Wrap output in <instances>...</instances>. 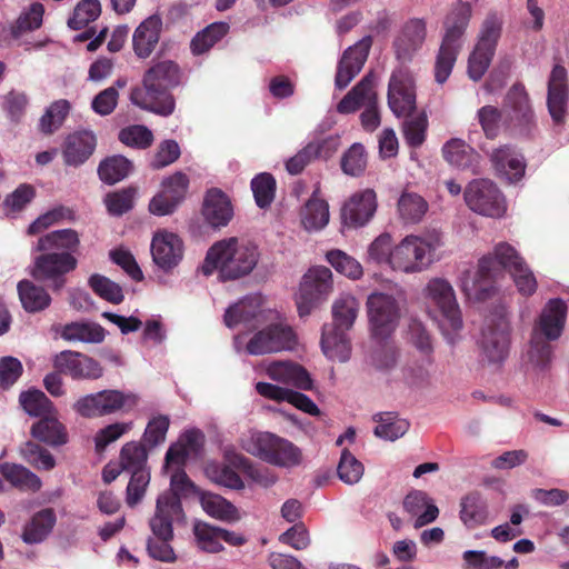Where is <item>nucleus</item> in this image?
Masks as SVG:
<instances>
[{
  "label": "nucleus",
  "instance_id": "obj_1",
  "mask_svg": "<svg viewBox=\"0 0 569 569\" xmlns=\"http://www.w3.org/2000/svg\"><path fill=\"white\" fill-rule=\"evenodd\" d=\"M180 83V70L171 60L159 61L143 74L142 87H133L130 101L140 109L168 117L173 113L176 100L171 89Z\"/></svg>",
  "mask_w": 569,
  "mask_h": 569
},
{
  "label": "nucleus",
  "instance_id": "obj_2",
  "mask_svg": "<svg viewBox=\"0 0 569 569\" xmlns=\"http://www.w3.org/2000/svg\"><path fill=\"white\" fill-rule=\"evenodd\" d=\"M259 259L260 250L254 242L231 237L217 241L209 248L201 270L206 276L218 270L222 280H237L250 274Z\"/></svg>",
  "mask_w": 569,
  "mask_h": 569
},
{
  "label": "nucleus",
  "instance_id": "obj_3",
  "mask_svg": "<svg viewBox=\"0 0 569 569\" xmlns=\"http://www.w3.org/2000/svg\"><path fill=\"white\" fill-rule=\"evenodd\" d=\"M471 17L472 6L458 1L443 20V34L433 64V77L438 84H443L452 73Z\"/></svg>",
  "mask_w": 569,
  "mask_h": 569
},
{
  "label": "nucleus",
  "instance_id": "obj_4",
  "mask_svg": "<svg viewBox=\"0 0 569 569\" xmlns=\"http://www.w3.org/2000/svg\"><path fill=\"white\" fill-rule=\"evenodd\" d=\"M183 516L180 498L174 493H162L158 497L156 512L149 520L151 536L147 540V551L156 560L173 562L176 553L171 547L173 539L172 522Z\"/></svg>",
  "mask_w": 569,
  "mask_h": 569
},
{
  "label": "nucleus",
  "instance_id": "obj_5",
  "mask_svg": "<svg viewBox=\"0 0 569 569\" xmlns=\"http://www.w3.org/2000/svg\"><path fill=\"white\" fill-rule=\"evenodd\" d=\"M359 301L350 296L337 299L332 306V323H326L321 332V348L323 353L333 360L345 362L350 358V340L347 331L350 330L358 317Z\"/></svg>",
  "mask_w": 569,
  "mask_h": 569
},
{
  "label": "nucleus",
  "instance_id": "obj_6",
  "mask_svg": "<svg viewBox=\"0 0 569 569\" xmlns=\"http://www.w3.org/2000/svg\"><path fill=\"white\" fill-rule=\"evenodd\" d=\"M442 244V234L436 229L421 236H407L393 247L391 269L406 273L420 272L435 261L436 251Z\"/></svg>",
  "mask_w": 569,
  "mask_h": 569
},
{
  "label": "nucleus",
  "instance_id": "obj_7",
  "mask_svg": "<svg viewBox=\"0 0 569 569\" xmlns=\"http://www.w3.org/2000/svg\"><path fill=\"white\" fill-rule=\"evenodd\" d=\"M525 262L519 252L508 242H499L493 251L478 261L473 286L477 299L485 300L495 292L496 283L505 277V272L518 269Z\"/></svg>",
  "mask_w": 569,
  "mask_h": 569
},
{
  "label": "nucleus",
  "instance_id": "obj_8",
  "mask_svg": "<svg viewBox=\"0 0 569 569\" xmlns=\"http://www.w3.org/2000/svg\"><path fill=\"white\" fill-rule=\"evenodd\" d=\"M375 86L376 76L373 72H369L337 104V111L341 114L353 113L366 106L360 114V121L362 128L368 132L375 131L380 126Z\"/></svg>",
  "mask_w": 569,
  "mask_h": 569
},
{
  "label": "nucleus",
  "instance_id": "obj_9",
  "mask_svg": "<svg viewBox=\"0 0 569 569\" xmlns=\"http://www.w3.org/2000/svg\"><path fill=\"white\" fill-rule=\"evenodd\" d=\"M41 252L34 258L30 274L36 281L47 283L53 291H59L66 284V274L77 268L78 261L70 252Z\"/></svg>",
  "mask_w": 569,
  "mask_h": 569
},
{
  "label": "nucleus",
  "instance_id": "obj_10",
  "mask_svg": "<svg viewBox=\"0 0 569 569\" xmlns=\"http://www.w3.org/2000/svg\"><path fill=\"white\" fill-rule=\"evenodd\" d=\"M367 313L372 339H388L400 318L396 298L383 292H373L367 299Z\"/></svg>",
  "mask_w": 569,
  "mask_h": 569
},
{
  "label": "nucleus",
  "instance_id": "obj_11",
  "mask_svg": "<svg viewBox=\"0 0 569 569\" xmlns=\"http://www.w3.org/2000/svg\"><path fill=\"white\" fill-rule=\"evenodd\" d=\"M465 201L467 206L475 212L499 218L506 210L507 204L502 192L489 179H473L465 189Z\"/></svg>",
  "mask_w": 569,
  "mask_h": 569
},
{
  "label": "nucleus",
  "instance_id": "obj_12",
  "mask_svg": "<svg viewBox=\"0 0 569 569\" xmlns=\"http://www.w3.org/2000/svg\"><path fill=\"white\" fill-rule=\"evenodd\" d=\"M387 100L397 118L413 114L417 109L416 81L409 68L401 66L391 72Z\"/></svg>",
  "mask_w": 569,
  "mask_h": 569
},
{
  "label": "nucleus",
  "instance_id": "obj_13",
  "mask_svg": "<svg viewBox=\"0 0 569 569\" xmlns=\"http://www.w3.org/2000/svg\"><path fill=\"white\" fill-rule=\"evenodd\" d=\"M332 290V272L313 267L303 276L296 303L301 318L307 317Z\"/></svg>",
  "mask_w": 569,
  "mask_h": 569
},
{
  "label": "nucleus",
  "instance_id": "obj_14",
  "mask_svg": "<svg viewBox=\"0 0 569 569\" xmlns=\"http://www.w3.org/2000/svg\"><path fill=\"white\" fill-rule=\"evenodd\" d=\"M253 455L262 460L280 466L292 467L301 461V451L292 442L270 432H259L252 437Z\"/></svg>",
  "mask_w": 569,
  "mask_h": 569
},
{
  "label": "nucleus",
  "instance_id": "obj_15",
  "mask_svg": "<svg viewBox=\"0 0 569 569\" xmlns=\"http://www.w3.org/2000/svg\"><path fill=\"white\" fill-rule=\"evenodd\" d=\"M510 327L505 316L489 319L482 329L479 347L490 363H501L509 353Z\"/></svg>",
  "mask_w": 569,
  "mask_h": 569
},
{
  "label": "nucleus",
  "instance_id": "obj_16",
  "mask_svg": "<svg viewBox=\"0 0 569 569\" xmlns=\"http://www.w3.org/2000/svg\"><path fill=\"white\" fill-rule=\"evenodd\" d=\"M427 298L437 307L442 316V327L458 331L462 327V319L455 291L451 284L440 278L431 279L426 287Z\"/></svg>",
  "mask_w": 569,
  "mask_h": 569
},
{
  "label": "nucleus",
  "instance_id": "obj_17",
  "mask_svg": "<svg viewBox=\"0 0 569 569\" xmlns=\"http://www.w3.org/2000/svg\"><path fill=\"white\" fill-rule=\"evenodd\" d=\"M295 345L296 335L291 327L273 323L256 332L248 341L246 350L249 355L260 356L292 349Z\"/></svg>",
  "mask_w": 569,
  "mask_h": 569
},
{
  "label": "nucleus",
  "instance_id": "obj_18",
  "mask_svg": "<svg viewBox=\"0 0 569 569\" xmlns=\"http://www.w3.org/2000/svg\"><path fill=\"white\" fill-rule=\"evenodd\" d=\"M53 367L73 380H98L103 376L102 365L88 355L63 350L54 356Z\"/></svg>",
  "mask_w": 569,
  "mask_h": 569
},
{
  "label": "nucleus",
  "instance_id": "obj_19",
  "mask_svg": "<svg viewBox=\"0 0 569 569\" xmlns=\"http://www.w3.org/2000/svg\"><path fill=\"white\" fill-rule=\"evenodd\" d=\"M189 178L177 171L162 180L161 190L150 200L149 211L156 216L171 214L186 198Z\"/></svg>",
  "mask_w": 569,
  "mask_h": 569
},
{
  "label": "nucleus",
  "instance_id": "obj_20",
  "mask_svg": "<svg viewBox=\"0 0 569 569\" xmlns=\"http://www.w3.org/2000/svg\"><path fill=\"white\" fill-rule=\"evenodd\" d=\"M503 110L510 128L519 129L521 133L529 132L533 123V110L529 94L521 82H516L508 90L503 101Z\"/></svg>",
  "mask_w": 569,
  "mask_h": 569
},
{
  "label": "nucleus",
  "instance_id": "obj_21",
  "mask_svg": "<svg viewBox=\"0 0 569 569\" xmlns=\"http://www.w3.org/2000/svg\"><path fill=\"white\" fill-rule=\"evenodd\" d=\"M427 39V21L422 18L408 19L393 39L392 48L400 61H411Z\"/></svg>",
  "mask_w": 569,
  "mask_h": 569
},
{
  "label": "nucleus",
  "instance_id": "obj_22",
  "mask_svg": "<svg viewBox=\"0 0 569 569\" xmlns=\"http://www.w3.org/2000/svg\"><path fill=\"white\" fill-rule=\"evenodd\" d=\"M569 102L568 73L563 66L556 64L548 79L547 107L555 124H563Z\"/></svg>",
  "mask_w": 569,
  "mask_h": 569
},
{
  "label": "nucleus",
  "instance_id": "obj_23",
  "mask_svg": "<svg viewBox=\"0 0 569 569\" xmlns=\"http://www.w3.org/2000/svg\"><path fill=\"white\" fill-rule=\"evenodd\" d=\"M377 209V197L372 189L353 193L341 208V222L348 228L365 226Z\"/></svg>",
  "mask_w": 569,
  "mask_h": 569
},
{
  "label": "nucleus",
  "instance_id": "obj_24",
  "mask_svg": "<svg viewBox=\"0 0 569 569\" xmlns=\"http://www.w3.org/2000/svg\"><path fill=\"white\" fill-rule=\"evenodd\" d=\"M372 46V38L370 36L363 37L355 46L349 47L342 54L335 78L336 87L339 89L346 88L352 79L361 71L370 48Z\"/></svg>",
  "mask_w": 569,
  "mask_h": 569
},
{
  "label": "nucleus",
  "instance_id": "obj_25",
  "mask_svg": "<svg viewBox=\"0 0 569 569\" xmlns=\"http://www.w3.org/2000/svg\"><path fill=\"white\" fill-rule=\"evenodd\" d=\"M153 262L168 272L176 268L183 257V241L172 232L162 231L153 236L151 241Z\"/></svg>",
  "mask_w": 569,
  "mask_h": 569
},
{
  "label": "nucleus",
  "instance_id": "obj_26",
  "mask_svg": "<svg viewBox=\"0 0 569 569\" xmlns=\"http://www.w3.org/2000/svg\"><path fill=\"white\" fill-rule=\"evenodd\" d=\"M567 318V306L560 298L550 299L536 321L532 332L548 340H557L562 335Z\"/></svg>",
  "mask_w": 569,
  "mask_h": 569
},
{
  "label": "nucleus",
  "instance_id": "obj_27",
  "mask_svg": "<svg viewBox=\"0 0 569 569\" xmlns=\"http://www.w3.org/2000/svg\"><path fill=\"white\" fill-rule=\"evenodd\" d=\"M97 146L96 136L88 130L76 131L66 137L62 157L67 166L79 167L93 153Z\"/></svg>",
  "mask_w": 569,
  "mask_h": 569
},
{
  "label": "nucleus",
  "instance_id": "obj_28",
  "mask_svg": "<svg viewBox=\"0 0 569 569\" xmlns=\"http://www.w3.org/2000/svg\"><path fill=\"white\" fill-rule=\"evenodd\" d=\"M161 29L162 19L158 14L148 17L136 28L132 48L138 58L147 59L151 56L159 42Z\"/></svg>",
  "mask_w": 569,
  "mask_h": 569
},
{
  "label": "nucleus",
  "instance_id": "obj_29",
  "mask_svg": "<svg viewBox=\"0 0 569 569\" xmlns=\"http://www.w3.org/2000/svg\"><path fill=\"white\" fill-rule=\"evenodd\" d=\"M490 160L496 171L510 182L519 181L525 174V159L511 146H502L495 149Z\"/></svg>",
  "mask_w": 569,
  "mask_h": 569
},
{
  "label": "nucleus",
  "instance_id": "obj_30",
  "mask_svg": "<svg viewBox=\"0 0 569 569\" xmlns=\"http://www.w3.org/2000/svg\"><path fill=\"white\" fill-rule=\"evenodd\" d=\"M442 156L450 166L478 173L481 157L462 139L452 138L447 141L442 147Z\"/></svg>",
  "mask_w": 569,
  "mask_h": 569
},
{
  "label": "nucleus",
  "instance_id": "obj_31",
  "mask_svg": "<svg viewBox=\"0 0 569 569\" xmlns=\"http://www.w3.org/2000/svg\"><path fill=\"white\" fill-rule=\"evenodd\" d=\"M203 217L214 228L224 227L233 216V209L228 196L220 189H210L203 201Z\"/></svg>",
  "mask_w": 569,
  "mask_h": 569
},
{
  "label": "nucleus",
  "instance_id": "obj_32",
  "mask_svg": "<svg viewBox=\"0 0 569 569\" xmlns=\"http://www.w3.org/2000/svg\"><path fill=\"white\" fill-rule=\"evenodd\" d=\"M267 372L272 380L291 383L299 389L311 390L313 388L309 372L298 363L273 362L269 366Z\"/></svg>",
  "mask_w": 569,
  "mask_h": 569
},
{
  "label": "nucleus",
  "instance_id": "obj_33",
  "mask_svg": "<svg viewBox=\"0 0 569 569\" xmlns=\"http://www.w3.org/2000/svg\"><path fill=\"white\" fill-rule=\"evenodd\" d=\"M489 509L487 500L478 491L466 495L460 502V519L469 529H475L487 522Z\"/></svg>",
  "mask_w": 569,
  "mask_h": 569
},
{
  "label": "nucleus",
  "instance_id": "obj_34",
  "mask_svg": "<svg viewBox=\"0 0 569 569\" xmlns=\"http://www.w3.org/2000/svg\"><path fill=\"white\" fill-rule=\"evenodd\" d=\"M31 435L52 447L62 446L68 441L66 427L58 420L56 411L33 423Z\"/></svg>",
  "mask_w": 569,
  "mask_h": 569
},
{
  "label": "nucleus",
  "instance_id": "obj_35",
  "mask_svg": "<svg viewBox=\"0 0 569 569\" xmlns=\"http://www.w3.org/2000/svg\"><path fill=\"white\" fill-rule=\"evenodd\" d=\"M0 475L20 491L37 492L42 486L41 479L22 465L12 462L0 463Z\"/></svg>",
  "mask_w": 569,
  "mask_h": 569
},
{
  "label": "nucleus",
  "instance_id": "obj_36",
  "mask_svg": "<svg viewBox=\"0 0 569 569\" xmlns=\"http://www.w3.org/2000/svg\"><path fill=\"white\" fill-rule=\"evenodd\" d=\"M80 238L73 229L51 231L39 238L37 251L70 252L73 254L79 248Z\"/></svg>",
  "mask_w": 569,
  "mask_h": 569
},
{
  "label": "nucleus",
  "instance_id": "obj_37",
  "mask_svg": "<svg viewBox=\"0 0 569 569\" xmlns=\"http://www.w3.org/2000/svg\"><path fill=\"white\" fill-rule=\"evenodd\" d=\"M17 290L22 308L27 312H40L47 309L51 303V297L47 290L31 280L23 279L19 281Z\"/></svg>",
  "mask_w": 569,
  "mask_h": 569
},
{
  "label": "nucleus",
  "instance_id": "obj_38",
  "mask_svg": "<svg viewBox=\"0 0 569 569\" xmlns=\"http://www.w3.org/2000/svg\"><path fill=\"white\" fill-rule=\"evenodd\" d=\"M316 190L300 211L301 223L308 231H317L329 222V206L327 201L317 197Z\"/></svg>",
  "mask_w": 569,
  "mask_h": 569
},
{
  "label": "nucleus",
  "instance_id": "obj_39",
  "mask_svg": "<svg viewBox=\"0 0 569 569\" xmlns=\"http://www.w3.org/2000/svg\"><path fill=\"white\" fill-rule=\"evenodd\" d=\"M261 316L262 311L260 310L258 299L244 298L226 310L224 323L229 328H233L239 323H250L253 320L260 325L262 323V320H260Z\"/></svg>",
  "mask_w": 569,
  "mask_h": 569
},
{
  "label": "nucleus",
  "instance_id": "obj_40",
  "mask_svg": "<svg viewBox=\"0 0 569 569\" xmlns=\"http://www.w3.org/2000/svg\"><path fill=\"white\" fill-rule=\"evenodd\" d=\"M61 337L67 341L100 343L104 340V329L96 322L76 321L63 326Z\"/></svg>",
  "mask_w": 569,
  "mask_h": 569
},
{
  "label": "nucleus",
  "instance_id": "obj_41",
  "mask_svg": "<svg viewBox=\"0 0 569 569\" xmlns=\"http://www.w3.org/2000/svg\"><path fill=\"white\" fill-rule=\"evenodd\" d=\"M56 523V513L47 508L37 512L31 521L26 525L22 539L27 543L41 542L52 530Z\"/></svg>",
  "mask_w": 569,
  "mask_h": 569
},
{
  "label": "nucleus",
  "instance_id": "obj_42",
  "mask_svg": "<svg viewBox=\"0 0 569 569\" xmlns=\"http://www.w3.org/2000/svg\"><path fill=\"white\" fill-rule=\"evenodd\" d=\"M200 501L203 510L216 519L228 522H234L240 519L238 509L220 495L204 492Z\"/></svg>",
  "mask_w": 569,
  "mask_h": 569
},
{
  "label": "nucleus",
  "instance_id": "obj_43",
  "mask_svg": "<svg viewBox=\"0 0 569 569\" xmlns=\"http://www.w3.org/2000/svg\"><path fill=\"white\" fill-rule=\"evenodd\" d=\"M503 18L497 11H490L481 22L476 44L496 51L502 34Z\"/></svg>",
  "mask_w": 569,
  "mask_h": 569
},
{
  "label": "nucleus",
  "instance_id": "obj_44",
  "mask_svg": "<svg viewBox=\"0 0 569 569\" xmlns=\"http://www.w3.org/2000/svg\"><path fill=\"white\" fill-rule=\"evenodd\" d=\"M132 163L123 156H111L102 160L98 167L99 178L107 184H114L128 177Z\"/></svg>",
  "mask_w": 569,
  "mask_h": 569
},
{
  "label": "nucleus",
  "instance_id": "obj_45",
  "mask_svg": "<svg viewBox=\"0 0 569 569\" xmlns=\"http://www.w3.org/2000/svg\"><path fill=\"white\" fill-rule=\"evenodd\" d=\"M373 419L378 422L375 428V435L385 440L395 441L409 430V422L405 419H399L392 412L377 413Z\"/></svg>",
  "mask_w": 569,
  "mask_h": 569
},
{
  "label": "nucleus",
  "instance_id": "obj_46",
  "mask_svg": "<svg viewBox=\"0 0 569 569\" xmlns=\"http://www.w3.org/2000/svg\"><path fill=\"white\" fill-rule=\"evenodd\" d=\"M229 26L224 22H214L198 32L191 40L193 54H202L220 41L228 32Z\"/></svg>",
  "mask_w": 569,
  "mask_h": 569
},
{
  "label": "nucleus",
  "instance_id": "obj_47",
  "mask_svg": "<svg viewBox=\"0 0 569 569\" xmlns=\"http://www.w3.org/2000/svg\"><path fill=\"white\" fill-rule=\"evenodd\" d=\"M70 108L71 106L66 99L52 102L39 120V130L43 134H52L63 124Z\"/></svg>",
  "mask_w": 569,
  "mask_h": 569
},
{
  "label": "nucleus",
  "instance_id": "obj_48",
  "mask_svg": "<svg viewBox=\"0 0 569 569\" xmlns=\"http://www.w3.org/2000/svg\"><path fill=\"white\" fill-rule=\"evenodd\" d=\"M398 211L406 222H419L428 211V202L418 193L403 192L398 200Z\"/></svg>",
  "mask_w": 569,
  "mask_h": 569
},
{
  "label": "nucleus",
  "instance_id": "obj_49",
  "mask_svg": "<svg viewBox=\"0 0 569 569\" xmlns=\"http://www.w3.org/2000/svg\"><path fill=\"white\" fill-rule=\"evenodd\" d=\"M19 401L29 416L40 419L56 411L52 401L40 390L21 392Z\"/></svg>",
  "mask_w": 569,
  "mask_h": 569
},
{
  "label": "nucleus",
  "instance_id": "obj_50",
  "mask_svg": "<svg viewBox=\"0 0 569 569\" xmlns=\"http://www.w3.org/2000/svg\"><path fill=\"white\" fill-rule=\"evenodd\" d=\"M101 14L99 0H81L73 9L72 16L68 19V27L72 30H80L90 22L97 20Z\"/></svg>",
  "mask_w": 569,
  "mask_h": 569
},
{
  "label": "nucleus",
  "instance_id": "obj_51",
  "mask_svg": "<svg viewBox=\"0 0 569 569\" xmlns=\"http://www.w3.org/2000/svg\"><path fill=\"white\" fill-rule=\"evenodd\" d=\"M254 201L261 209L270 207L276 194V179L271 173L262 172L251 180Z\"/></svg>",
  "mask_w": 569,
  "mask_h": 569
},
{
  "label": "nucleus",
  "instance_id": "obj_52",
  "mask_svg": "<svg viewBox=\"0 0 569 569\" xmlns=\"http://www.w3.org/2000/svg\"><path fill=\"white\" fill-rule=\"evenodd\" d=\"M1 106L10 122L18 124L26 116L29 106V97L23 91L12 89L2 97Z\"/></svg>",
  "mask_w": 569,
  "mask_h": 569
},
{
  "label": "nucleus",
  "instance_id": "obj_53",
  "mask_svg": "<svg viewBox=\"0 0 569 569\" xmlns=\"http://www.w3.org/2000/svg\"><path fill=\"white\" fill-rule=\"evenodd\" d=\"M496 51L475 44L468 57L467 73L473 81L482 79L488 71Z\"/></svg>",
  "mask_w": 569,
  "mask_h": 569
},
{
  "label": "nucleus",
  "instance_id": "obj_54",
  "mask_svg": "<svg viewBox=\"0 0 569 569\" xmlns=\"http://www.w3.org/2000/svg\"><path fill=\"white\" fill-rule=\"evenodd\" d=\"M148 453L143 445L138 442H127L120 452L121 469L136 472L138 470H148Z\"/></svg>",
  "mask_w": 569,
  "mask_h": 569
},
{
  "label": "nucleus",
  "instance_id": "obj_55",
  "mask_svg": "<svg viewBox=\"0 0 569 569\" xmlns=\"http://www.w3.org/2000/svg\"><path fill=\"white\" fill-rule=\"evenodd\" d=\"M88 282L92 291L108 302L119 305L124 299L122 288L102 274H92Z\"/></svg>",
  "mask_w": 569,
  "mask_h": 569
},
{
  "label": "nucleus",
  "instance_id": "obj_56",
  "mask_svg": "<svg viewBox=\"0 0 569 569\" xmlns=\"http://www.w3.org/2000/svg\"><path fill=\"white\" fill-rule=\"evenodd\" d=\"M99 399L102 401V408L106 409L108 415L114 413L119 410H130L138 403V397L133 393H124L120 390L106 389L97 392Z\"/></svg>",
  "mask_w": 569,
  "mask_h": 569
},
{
  "label": "nucleus",
  "instance_id": "obj_57",
  "mask_svg": "<svg viewBox=\"0 0 569 569\" xmlns=\"http://www.w3.org/2000/svg\"><path fill=\"white\" fill-rule=\"evenodd\" d=\"M326 257L337 272L350 279H359L363 273L361 264L353 257L339 249L328 251Z\"/></svg>",
  "mask_w": 569,
  "mask_h": 569
},
{
  "label": "nucleus",
  "instance_id": "obj_58",
  "mask_svg": "<svg viewBox=\"0 0 569 569\" xmlns=\"http://www.w3.org/2000/svg\"><path fill=\"white\" fill-rule=\"evenodd\" d=\"M402 124L403 136L409 147L418 148L426 140L428 118L425 111L417 116L406 117Z\"/></svg>",
  "mask_w": 569,
  "mask_h": 569
},
{
  "label": "nucleus",
  "instance_id": "obj_59",
  "mask_svg": "<svg viewBox=\"0 0 569 569\" xmlns=\"http://www.w3.org/2000/svg\"><path fill=\"white\" fill-rule=\"evenodd\" d=\"M551 340L531 333L529 349L527 351L528 361L536 368H547L552 359L553 349Z\"/></svg>",
  "mask_w": 569,
  "mask_h": 569
},
{
  "label": "nucleus",
  "instance_id": "obj_60",
  "mask_svg": "<svg viewBox=\"0 0 569 569\" xmlns=\"http://www.w3.org/2000/svg\"><path fill=\"white\" fill-rule=\"evenodd\" d=\"M21 453L23 459L36 469L49 471L56 466V459L50 451L36 442H26Z\"/></svg>",
  "mask_w": 569,
  "mask_h": 569
},
{
  "label": "nucleus",
  "instance_id": "obj_61",
  "mask_svg": "<svg viewBox=\"0 0 569 569\" xmlns=\"http://www.w3.org/2000/svg\"><path fill=\"white\" fill-rule=\"evenodd\" d=\"M363 471V465L348 449H343L337 467L339 479L345 483L355 485L361 479Z\"/></svg>",
  "mask_w": 569,
  "mask_h": 569
},
{
  "label": "nucleus",
  "instance_id": "obj_62",
  "mask_svg": "<svg viewBox=\"0 0 569 569\" xmlns=\"http://www.w3.org/2000/svg\"><path fill=\"white\" fill-rule=\"evenodd\" d=\"M377 341V346L372 351V363L378 369H391L397 365L399 351L396 347L395 342L388 339H375Z\"/></svg>",
  "mask_w": 569,
  "mask_h": 569
},
{
  "label": "nucleus",
  "instance_id": "obj_63",
  "mask_svg": "<svg viewBox=\"0 0 569 569\" xmlns=\"http://www.w3.org/2000/svg\"><path fill=\"white\" fill-rule=\"evenodd\" d=\"M193 532L198 546L202 550L207 552H220L223 549L219 535V527L199 522L194 525Z\"/></svg>",
  "mask_w": 569,
  "mask_h": 569
},
{
  "label": "nucleus",
  "instance_id": "obj_64",
  "mask_svg": "<svg viewBox=\"0 0 569 569\" xmlns=\"http://www.w3.org/2000/svg\"><path fill=\"white\" fill-rule=\"evenodd\" d=\"M367 167V154L360 143H353L341 159V169L346 174L358 177Z\"/></svg>",
  "mask_w": 569,
  "mask_h": 569
}]
</instances>
